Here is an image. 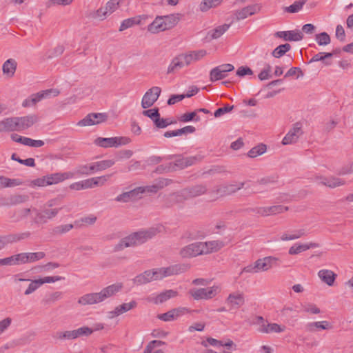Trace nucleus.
Returning <instances> with one entry per match:
<instances>
[{"mask_svg":"<svg viewBox=\"0 0 353 353\" xmlns=\"http://www.w3.org/2000/svg\"><path fill=\"white\" fill-rule=\"evenodd\" d=\"M188 268V265L185 264H176L168 268L146 270L143 273L137 275L133 279V282L137 285H143L152 281L159 280L171 275L183 273L185 272Z\"/></svg>","mask_w":353,"mask_h":353,"instance_id":"obj_1","label":"nucleus"},{"mask_svg":"<svg viewBox=\"0 0 353 353\" xmlns=\"http://www.w3.org/2000/svg\"><path fill=\"white\" fill-rule=\"evenodd\" d=\"M160 232L161 226L151 227L148 229L141 230L133 232L121 239L120 241L115 245L114 250L118 252L126 248L141 245L154 237Z\"/></svg>","mask_w":353,"mask_h":353,"instance_id":"obj_2","label":"nucleus"},{"mask_svg":"<svg viewBox=\"0 0 353 353\" xmlns=\"http://www.w3.org/2000/svg\"><path fill=\"white\" fill-rule=\"evenodd\" d=\"M220 288L218 285H213L205 288H193L190 290L189 294L195 300L210 299L220 292Z\"/></svg>","mask_w":353,"mask_h":353,"instance_id":"obj_3","label":"nucleus"},{"mask_svg":"<svg viewBox=\"0 0 353 353\" xmlns=\"http://www.w3.org/2000/svg\"><path fill=\"white\" fill-rule=\"evenodd\" d=\"M61 209L62 207L54 208L43 207L41 210L34 209L33 210L35 212L34 222L37 224L46 223L49 220L56 217Z\"/></svg>","mask_w":353,"mask_h":353,"instance_id":"obj_4","label":"nucleus"},{"mask_svg":"<svg viewBox=\"0 0 353 353\" xmlns=\"http://www.w3.org/2000/svg\"><path fill=\"white\" fill-rule=\"evenodd\" d=\"M130 142V139L126 137L102 138L99 137L95 139L94 143L101 148L119 147L120 145H127Z\"/></svg>","mask_w":353,"mask_h":353,"instance_id":"obj_5","label":"nucleus"},{"mask_svg":"<svg viewBox=\"0 0 353 353\" xmlns=\"http://www.w3.org/2000/svg\"><path fill=\"white\" fill-rule=\"evenodd\" d=\"M59 93L60 92L57 89H49L39 92L36 94H32L28 98L26 99L23 101L22 105L23 107H30L35 105L37 103L39 102L43 99L48 98L51 95L56 97L58 96Z\"/></svg>","mask_w":353,"mask_h":353,"instance_id":"obj_6","label":"nucleus"},{"mask_svg":"<svg viewBox=\"0 0 353 353\" xmlns=\"http://www.w3.org/2000/svg\"><path fill=\"white\" fill-rule=\"evenodd\" d=\"M202 242H195L182 248L179 252L183 259L193 258L199 255H203Z\"/></svg>","mask_w":353,"mask_h":353,"instance_id":"obj_7","label":"nucleus"},{"mask_svg":"<svg viewBox=\"0 0 353 353\" xmlns=\"http://www.w3.org/2000/svg\"><path fill=\"white\" fill-rule=\"evenodd\" d=\"M161 93V89L158 86H154L149 89L142 98L141 107L143 109L152 107L159 99Z\"/></svg>","mask_w":353,"mask_h":353,"instance_id":"obj_8","label":"nucleus"},{"mask_svg":"<svg viewBox=\"0 0 353 353\" xmlns=\"http://www.w3.org/2000/svg\"><path fill=\"white\" fill-rule=\"evenodd\" d=\"M234 69L233 65L225 63L212 68L210 72V81L214 82L223 79L227 77V73Z\"/></svg>","mask_w":353,"mask_h":353,"instance_id":"obj_9","label":"nucleus"},{"mask_svg":"<svg viewBox=\"0 0 353 353\" xmlns=\"http://www.w3.org/2000/svg\"><path fill=\"white\" fill-rule=\"evenodd\" d=\"M302 125L299 122L293 124L292 128L288 131L282 140L283 145L295 143L303 134Z\"/></svg>","mask_w":353,"mask_h":353,"instance_id":"obj_10","label":"nucleus"},{"mask_svg":"<svg viewBox=\"0 0 353 353\" xmlns=\"http://www.w3.org/2000/svg\"><path fill=\"white\" fill-rule=\"evenodd\" d=\"M108 116L105 113H90L80 120L77 125L79 126H90L97 125L106 121Z\"/></svg>","mask_w":353,"mask_h":353,"instance_id":"obj_11","label":"nucleus"},{"mask_svg":"<svg viewBox=\"0 0 353 353\" xmlns=\"http://www.w3.org/2000/svg\"><path fill=\"white\" fill-rule=\"evenodd\" d=\"M315 181L318 184L327 186L330 188H335L337 187L343 186L346 183V181L344 179L333 176H316L315 177Z\"/></svg>","mask_w":353,"mask_h":353,"instance_id":"obj_12","label":"nucleus"},{"mask_svg":"<svg viewBox=\"0 0 353 353\" xmlns=\"http://www.w3.org/2000/svg\"><path fill=\"white\" fill-rule=\"evenodd\" d=\"M259 272H265L273 268L278 266L280 261L279 259L275 256H269L256 261Z\"/></svg>","mask_w":353,"mask_h":353,"instance_id":"obj_13","label":"nucleus"},{"mask_svg":"<svg viewBox=\"0 0 353 353\" xmlns=\"http://www.w3.org/2000/svg\"><path fill=\"white\" fill-rule=\"evenodd\" d=\"M178 295V292L173 290H168L161 292L159 294H151L147 298L149 302H152L154 304H160L168 301L171 298H174Z\"/></svg>","mask_w":353,"mask_h":353,"instance_id":"obj_14","label":"nucleus"},{"mask_svg":"<svg viewBox=\"0 0 353 353\" xmlns=\"http://www.w3.org/2000/svg\"><path fill=\"white\" fill-rule=\"evenodd\" d=\"M17 131H23L32 126L37 122L38 119L35 114H30L24 117H15Z\"/></svg>","mask_w":353,"mask_h":353,"instance_id":"obj_15","label":"nucleus"},{"mask_svg":"<svg viewBox=\"0 0 353 353\" xmlns=\"http://www.w3.org/2000/svg\"><path fill=\"white\" fill-rule=\"evenodd\" d=\"M200 160V157L197 156L179 157L172 163V170L184 169L188 166L194 164L196 161Z\"/></svg>","mask_w":353,"mask_h":353,"instance_id":"obj_16","label":"nucleus"},{"mask_svg":"<svg viewBox=\"0 0 353 353\" xmlns=\"http://www.w3.org/2000/svg\"><path fill=\"white\" fill-rule=\"evenodd\" d=\"M182 54L183 56L184 63H186V66H188L192 63L202 59L207 54V51L201 49L182 53Z\"/></svg>","mask_w":353,"mask_h":353,"instance_id":"obj_17","label":"nucleus"},{"mask_svg":"<svg viewBox=\"0 0 353 353\" xmlns=\"http://www.w3.org/2000/svg\"><path fill=\"white\" fill-rule=\"evenodd\" d=\"M275 36L289 41H299L303 38V33L299 30L279 31L275 33Z\"/></svg>","mask_w":353,"mask_h":353,"instance_id":"obj_18","label":"nucleus"},{"mask_svg":"<svg viewBox=\"0 0 353 353\" xmlns=\"http://www.w3.org/2000/svg\"><path fill=\"white\" fill-rule=\"evenodd\" d=\"M137 303L132 300L129 303H125L117 306L112 311L108 312L109 318L113 319L123 313L130 311L137 307Z\"/></svg>","mask_w":353,"mask_h":353,"instance_id":"obj_19","label":"nucleus"},{"mask_svg":"<svg viewBox=\"0 0 353 353\" xmlns=\"http://www.w3.org/2000/svg\"><path fill=\"white\" fill-rule=\"evenodd\" d=\"M288 210V207L277 205L270 207H261L256 209V213L261 216H270L283 213Z\"/></svg>","mask_w":353,"mask_h":353,"instance_id":"obj_20","label":"nucleus"},{"mask_svg":"<svg viewBox=\"0 0 353 353\" xmlns=\"http://www.w3.org/2000/svg\"><path fill=\"white\" fill-rule=\"evenodd\" d=\"M260 10V7L256 5H250L236 10L234 15L237 21L243 20L249 16H252Z\"/></svg>","mask_w":353,"mask_h":353,"instance_id":"obj_21","label":"nucleus"},{"mask_svg":"<svg viewBox=\"0 0 353 353\" xmlns=\"http://www.w3.org/2000/svg\"><path fill=\"white\" fill-rule=\"evenodd\" d=\"M225 303L230 305L231 308H239L245 303L244 295L239 292L231 293L226 299Z\"/></svg>","mask_w":353,"mask_h":353,"instance_id":"obj_22","label":"nucleus"},{"mask_svg":"<svg viewBox=\"0 0 353 353\" xmlns=\"http://www.w3.org/2000/svg\"><path fill=\"white\" fill-rule=\"evenodd\" d=\"M122 288H123V285L121 283H117L108 285L106 288H104L99 292L102 301H103L104 300H105L108 298H110V297L115 295L117 293L120 292Z\"/></svg>","mask_w":353,"mask_h":353,"instance_id":"obj_23","label":"nucleus"},{"mask_svg":"<svg viewBox=\"0 0 353 353\" xmlns=\"http://www.w3.org/2000/svg\"><path fill=\"white\" fill-rule=\"evenodd\" d=\"M115 163L116 161L113 159H105L93 162L90 163V170H91V172H93L94 174L111 168L115 164Z\"/></svg>","mask_w":353,"mask_h":353,"instance_id":"obj_24","label":"nucleus"},{"mask_svg":"<svg viewBox=\"0 0 353 353\" xmlns=\"http://www.w3.org/2000/svg\"><path fill=\"white\" fill-rule=\"evenodd\" d=\"M24 264L23 253H19L8 257L0 259V265L12 266Z\"/></svg>","mask_w":353,"mask_h":353,"instance_id":"obj_25","label":"nucleus"},{"mask_svg":"<svg viewBox=\"0 0 353 353\" xmlns=\"http://www.w3.org/2000/svg\"><path fill=\"white\" fill-rule=\"evenodd\" d=\"M317 274L321 281L328 286H332L337 277L336 273L327 269L320 270Z\"/></svg>","mask_w":353,"mask_h":353,"instance_id":"obj_26","label":"nucleus"},{"mask_svg":"<svg viewBox=\"0 0 353 353\" xmlns=\"http://www.w3.org/2000/svg\"><path fill=\"white\" fill-rule=\"evenodd\" d=\"M102 302L99 292L88 293L81 296L78 303L81 305H93Z\"/></svg>","mask_w":353,"mask_h":353,"instance_id":"obj_27","label":"nucleus"},{"mask_svg":"<svg viewBox=\"0 0 353 353\" xmlns=\"http://www.w3.org/2000/svg\"><path fill=\"white\" fill-rule=\"evenodd\" d=\"M185 66H186V63H184L183 56L182 53L179 54L172 59L168 67L167 73H174L176 71L183 68Z\"/></svg>","mask_w":353,"mask_h":353,"instance_id":"obj_28","label":"nucleus"},{"mask_svg":"<svg viewBox=\"0 0 353 353\" xmlns=\"http://www.w3.org/2000/svg\"><path fill=\"white\" fill-rule=\"evenodd\" d=\"M17 131L15 117H8L0 121V133Z\"/></svg>","mask_w":353,"mask_h":353,"instance_id":"obj_29","label":"nucleus"},{"mask_svg":"<svg viewBox=\"0 0 353 353\" xmlns=\"http://www.w3.org/2000/svg\"><path fill=\"white\" fill-rule=\"evenodd\" d=\"M206 190L207 189L204 185H196L183 189L182 194L183 196H188L190 199L202 195L206 192Z\"/></svg>","mask_w":353,"mask_h":353,"instance_id":"obj_30","label":"nucleus"},{"mask_svg":"<svg viewBox=\"0 0 353 353\" xmlns=\"http://www.w3.org/2000/svg\"><path fill=\"white\" fill-rule=\"evenodd\" d=\"M163 17L157 16L154 21L148 26L147 30L152 34H157L166 30Z\"/></svg>","mask_w":353,"mask_h":353,"instance_id":"obj_31","label":"nucleus"},{"mask_svg":"<svg viewBox=\"0 0 353 353\" xmlns=\"http://www.w3.org/2000/svg\"><path fill=\"white\" fill-rule=\"evenodd\" d=\"M318 245L315 243H295L291 246L288 250L290 255H295L305 252L310 248H317Z\"/></svg>","mask_w":353,"mask_h":353,"instance_id":"obj_32","label":"nucleus"},{"mask_svg":"<svg viewBox=\"0 0 353 353\" xmlns=\"http://www.w3.org/2000/svg\"><path fill=\"white\" fill-rule=\"evenodd\" d=\"M202 244L204 254L216 252L224 246V243L218 240L202 242Z\"/></svg>","mask_w":353,"mask_h":353,"instance_id":"obj_33","label":"nucleus"},{"mask_svg":"<svg viewBox=\"0 0 353 353\" xmlns=\"http://www.w3.org/2000/svg\"><path fill=\"white\" fill-rule=\"evenodd\" d=\"M330 328L331 326L327 321L310 322L305 325V331L309 332H314L319 330H328Z\"/></svg>","mask_w":353,"mask_h":353,"instance_id":"obj_34","label":"nucleus"},{"mask_svg":"<svg viewBox=\"0 0 353 353\" xmlns=\"http://www.w3.org/2000/svg\"><path fill=\"white\" fill-rule=\"evenodd\" d=\"M285 330V326H281L277 323H266L265 325H261L259 327V332L261 333L270 334V333H280L284 332Z\"/></svg>","mask_w":353,"mask_h":353,"instance_id":"obj_35","label":"nucleus"},{"mask_svg":"<svg viewBox=\"0 0 353 353\" xmlns=\"http://www.w3.org/2000/svg\"><path fill=\"white\" fill-rule=\"evenodd\" d=\"M161 17L163 19V21L166 30H170L176 26L181 19V14L179 13L170 14Z\"/></svg>","mask_w":353,"mask_h":353,"instance_id":"obj_36","label":"nucleus"},{"mask_svg":"<svg viewBox=\"0 0 353 353\" xmlns=\"http://www.w3.org/2000/svg\"><path fill=\"white\" fill-rule=\"evenodd\" d=\"M230 27V24H223L221 26H219L208 32L206 38L210 40L216 39L221 37Z\"/></svg>","mask_w":353,"mask_h":353,"instance_id":"obj_37","label":"nucleus"},{"mask_svg":"<svg viewBox=\"0 0 353 353\" xmlns=\"http://www.w3.org/2000/svg\"><path fill=\"white\" fill-rule=\"evenodd\" d=\"M47 179V181L48 182V185L56 184L59 182L64 181L65 179H68L72 176V174L70 172H64V173H54L50 175L46 176Z\"/></svg>","mask_w":353,"mask_h":353,"instance_id":"obj_38","label":"nucleus"},{"mask_svg":"<svg viewBox=\"0 0 353 353\" xmlns=\"http://www.w3.org/2000/svg\"><path fill=\"white\" fill-rule=\"evenodd\" d=\"M17 66V61L13 59L6 60L2 66L3 72L8 77L14 76Z\"/></svg>","mask_w":353,"mask_h":353,"instance_id":"obj_39","label":"nucleus"},{"mask_svg":"<svg viewBox=\"0 0 353 353\" xmlns=\"http://www.w3.org/2000/svg\"><path fill=\"white\" fill-rule=\"evenodd\" d=\"M307 234V231L304 228L294 230L290 234L283 233L281 236V240L283 241L296 240Z\"/></svg>","mask_w":353,"mask_h":353,"instance_id":"obj_40","label":"nucleus"},{"mask_svg":"<svg viewBox=\"0 0 353 353\" xmlns=\"http://www.w3.org/2000/svg\"><path fill=\"white\" fill-rule=\"evenodd\" d=\"M31 233L28 231L21 233H12L6 234L9 244H13L19 241L30 238Z\"/></svg>","mask_w":353,"mask_h":353,"instance_id":"obj_41","label":"nucleus"},{"mask_svg":"<svg viewBox=\"0 0 353 353\" xmlns=\"http://www.w3.org/2000/svg\"><path fill=\"white\" fill-rule=\"evenodd\" d=\"M333 54L334 53L332 52H319L312 57L309 63L324 61L325 65H330L332 62L330 61H327V59L332 57Z\"/></svg>","mask_w":353,"mask_h":353,"instance_id":"obj_42","label":"nucleus"},{"mask_svg":"<svg viewBox=\"0 0 353 353\" xmlns=\"http://www.w3.org/2000/svg\"><path fill=\"white\" fill-rule=\"evenodd\" d=\"M24 264L37 261L45 257V253L43 252H23Z\"/></svg>","mask_w":353,"mask_h":353,"instance_id":"obj_43","label":"nucleus"},{"mask_svg":"<svg viewBox=\"0 0 353 353\" xmlns=\"http://www.w3.org/2000/svg\"><path fill=\"white\" fill-rule=\"evenodd\" d=\"M0 183L3 188L14 187L22 184L20 179H10L3 176H0Z\"/></svg>","mask_w":353,"mask_h":353,"instance_id":"obj_44","label":"nucleus"},{"mask_svg":"<svg viewBox=\"0 0 353 353\" xmlns=\"http://www.w3.org/2000/svg\"><path fill=\"white\" fill-rule=\"evenodd\" d=\"M223 0H203L199 6L202 12H206L210 8H215L221 4Z\"/></svg>","mask_w":353,"mask_h":353,"instance_id":"obj_45","label":"nucleus"},{"mask_svg":"<svg viewBox=\"0 0 353 353\" xmlns=\"http://www.w3.org/2000/svg\"><path fill=\"white\" fill-rule=\"evenodd\" d=\"M306 3V0L294 1L292 5L284 8V11L289 13H296L299 12Z\"/></svg>","mask_w":353,"mask_h":353,"instance_id":"obj_46","label":"nucleus"},{"mask_svg":"<svg viewBox=\"0 0 353 353\" xmlns=\"http://www.w3.org/2000/svg\"><path fill=\"white\" fill-rule=\"evenodd\" d=\"M141 23V17H132L125 19L121 23L119 31H123L135 24Z\"/></svg>","mask_w":353,"mask_h":353,"instance_id":"obj_47","label":"nucleus"},{"mask_svg":"<svg viewBox=\"0 0 353 353\" xmlns=\"http://www.w3.org/2000/svg\"><path fill=\"white\" fill-rule=\"evenodd\" d=\"M266 150V145L261 143L250 150L248 152V156L250 158H255L265 153Z\"/></svg>","mask_w":353,"mask_h":353,"instance_id":"obj_48","label":"nucleus"},{"mask_svg":"<svg viewBox=\"0 0 353 353\" xmlns=\"http://www.w3.org/2000/svg\"><path fill=\"white\" fill-rule=\"evenodd\" d=\"M291 48V46L288 43H285L276 47L272 52L273 57L279 58L284 55Z\"/></svg>","mask_w":353,"mask_h":353,"instance_id":"obj_49","label":"nucleus"},{"mask_svg":"<svg viewBox=\"0 0 353 353\" xmlns=\"http://www.w3.org/2000/svg\"><path fill=\"white\" fill-rule=\"evenodd\" d=\"M315 40L319 46H327L330 43L331 39L327 32H321L315 35Z\"/></svg>","mask_w":353,"mask_h":353,"instance_id":"obj_50","label":"nucleus"},{"mask_svg":"<svg viewBox=\"0 0 353 353\" xmlns=\"http://www.w3.org/2000/svg\"><path fill=\"white\" fill-rule=\"evenodd\" d=\"M245 183L239 182L226 185L224 186L223 192L227 194H232L236 192L237 190H241L244 187Z\"/></svg>","mask_w":353,"mask_h":353,"instance_id":"obj_51","label":"nucleus"},{"mask_svg":"<svg viewBox=\"0 0 353 353\" xmlns=\"http://www.w3.org/2000/svg\"><path fill=\"white\" fill-rule=\"evenodd\" d=\"M11 159L19 162L21 164L25 165L29 167H34L35 165V161L33 158H28L26 159H20L17 154L13 153L11 156Z\"/></svg>","mask_w":353,"mask_h":353,"instance_id":"obj_52","label":"nucleus"},{"mask_svg":"<svg viewBox=\"0 0 353 353\" xmlns=\"http://www.w3.org/2000/svg\"><path fill=\"white\" fill-rule=\"evenodd\" d=\"M30 283L28 288L24 292L25 295H29L33 293L42 285L39 279L30 280Z\"/></svg>","mask_w":353,"mask_h":353,"instance_id":"obj_53","label":"nucleus"},{"mask_svg":"<svg viewBox=\"0 0 353 353\" xmlns=\"http://www.w3.org/2000/svg\"><path fill=\"white\" fill-rule=\"evenodd\" d=\"M303 311L314 314L320 313V309L314 303H305L301 304Z\"/></svg>","mask_w":353,"mask_h":353,"instance_id":"obj_54","label":"nucleus"},{"mask_svg":"<svg viewBox=\"0 0 353 353\" xmlns=\"http://www.w3.org/2000/svg\"><path fill=\"white\" fill-rule=\"evenodd\" d=\"M272 67L270 64H265L264 68L259 74L258 77L261 81H265L272 77Z\"/></svg>","mask_w":353,"mask_h":353,"instance_id":"obj_55","label":"nucleus"},{"mask_svg":"<svg viewBox=\"0 0 353 353\" xmlns=\"http://www.w3.org/2000/svg\"><path fill=\"white\" fill-rule=\"evenodd\" d=\"M188 196H185L182 194V190L178 192L173 193L170 195V199L171 201L175 203H179L183 202L185 200L188 199Z\"/></svg>","mask_w":353,"mask_h":353,"instance_id":"obj_56","label":"nucleus"},{"mask_svg":"<svg viewBox=\"0 0 353 353\" xmlns=\"http://www.w3.org/2000/svg\"><path fill=\"white\" fill-rule=\"evenodd\" d=\"M168 184V180L163 179L161 180L157 185H149L144 188H145V192H157L160 188H162L164 185H167Z\"/></svg>","mask_w":353,"mask_h":353,"instance_id":"obj_57","label":"nucleus"},{"mask_svg":"<svg viewBox=\"0 0 353 353\" xmlns=\"http://www.w3.org/2000/svg\"><path fill=\"white\" fill-rule=\"evenodd\" d=\"M74 330L77 338L83 336H88L93 333V330L87 326H83Z\"/></svg>","mask_w":353,"mask_h":353,"instance_id":"obj_58","label":"nucleus"},{"mask_svg":"<svg viewBox=\"0 0 353 353\" xmlns=\"http://www.w3.org/2000/svg\"><path fill=\"white\" fill-rule=\"evenodd\" d=\"M72 228H73L72 224L61 225L55 227L53 229V232L55 234H62L69 232Z\"/></svg>","mask_w":353,"mask_h":353,"instance_id":"obj_59","label":"nucleus"},{"mask_svg":"<svg viewBox=\"0 0 353 353\" xmlns=\"http://www.w3.org/2000/svg\"><path fill=\"white\" fill-rule=\"evenodd\" d=\"M11 281L13 284L18 285L20 282L29 281L30 279L26 278L25 272H19L13 274L11 277Z\"/></svg>","mask_w":353,"mask_h":353,"instance_id":"obj_60","label":"nucleus"},{"mask_svg":"<svg viewBox=\"0 0 353 353\" xmlns=\"http://www.w3.org/2000/svg\"><path fill=\"white\" fill-rule=\"evenodd\" d=\"M196 112H192L189 113H185L183 115L181 116L179 120L182 122H188L193 119H194L196 121H199L200 120V118L199 117H196Z\"/></svg>","mask_w":353,"mask_h":353,"instance_id":"obj_61","label":"nucleus"},{"mask_svg":"<svg viewBox=\"0 0 353 353\" xmlns=\"http://www.w3.org/2000/svg\"><path fill=\"white\" fill-rule=\"evenodd\" d=\"M154 123L158 128H165L172 122L170 121L168 119L161 118L159 116L154 120Z\"/></svg>","mask_w":353,"mask_h":353,"instance_id":"obj_62","label":"nucleus"},{"mask_svg":"<svg viewBox=\"0 0 353 353\" xmlns=\"http://www.w3.org/2000/svg\"><path fill=\"white\" fill-rule=\"evenodd\" d=\"M12 322V320L10 317H6L0 321V336L10 327Z\"/></svg>","mask_w":353,"mask_h":353,"instance_id":"obj_63","label":"nucleus"},{"mask_svg":"<svg viewBox=\"0 0 353 353\" xmlns=\"http://www.w3.org/2000/svg\"><path fill=\"white\" fill-rule=\"evenodd\" d=\"M142 113L144 116L149 117L153 122L158 117H159L158 108L143 110Z\"/></svg>","mask_w":353,"mask_h":353,"instance_id":"obj_64","label":"nucleus"}]
</instances>
